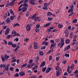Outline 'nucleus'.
<instances>
[{
  "mask_svg": "<svg viewBox=\"0 0 78 78\" xmlns=\"http://www.w3.org/2000/svg\"><path fill=\"white\" fill-rule=\"evenodd\" d=\"M46 48V46H41V49L42 50H43L44 49H45Z\"/></svg>",
  "mask_w": 78,
  "mask_h": 78,
  "instance_id": "f704fd0d",
  "label": "nucleus"
},
{
  "mask_svg": "<svg viewBox=\"0 0 78 78\" xmlns=\"http://www.w3.org/2000/svg\"><path fill=\"white\" fill-rule=\"evenodd\" d=\"M6 37L8 39H9V38H10V37H11V35H8V36H6Z\"/></svg>",
  "mask_w": 78,
  "mask_h": 78,
  "instance_id": "5fc2aeb1",
  "label": "nucleus"
},
{
  "mask_svg": "<svg viewBox=\"0 0 78 78\" xmlns=\"http://www.w3.org/2000/svg\"><path fill=\"white\" fill-rule=\"evenodd\" d=\"M70 42V41L69 39H67L65 41V43H66V44H69Z\"/></svg>",
  "mask_w": 78,
  "mask_h": 78,
  "instance_id": "4468645a",
  "label": "nucleus"
},
{
  "mask_svg": "<svg viewBox=\"0 0 78 78\" xmlns=\"http://www.w3.org/2000/svg\"><path fill=\"white\" fill-rule=\"evenodd\" d=\"M12 46L13 48H15V47H17V45L16 44H13L12 45Z\"/></svg>",
  "mask_w": 78,
  "mask_h": 78,
  "instance_id": "2f4dec72",
  "label": "nucleus"
},
{
  "mask_svg": "<svg viewBox=\"0 0 78 78\" xmlns=\"http://www.w3.org/2000/svg\"><path fill=\"white\" fill-rule=\"evenodd\" d=\"M23 6L27 7L28 6V4L25 3L23 4Z\"/></svg>",
  "mask_w": 78,
  "mask_h": 78,
  "instance_id": "bb28decb",
  "label": "nucleus"
},
{
  "mask_svg": "<svg viewBox=\"0 0 78 78\" xmlns=\"http://www.w3.org/2000/svg\"><path fill=\"white\" fill-rule=\"evenodd\" d=\"M10 65L9 64H7V67H6V68H5V70H6V71H8L9 70V66Z\"/></svg>",
  "mask_w": 78,
  "mask_h": 78,
  "instance_id": "9b49d317",
  "label": "nucleus"
},
{
  "mask_svg": "<svg viewBox=\"0 0 78 78\" xmlns=\"http://www.w3.org/2000/svg\"><path fill=\"white\" fill-rule=\"evenodd\" d=\"M14 41H16V42H17L19 41V39L18 38H16V39H14Z\"/></svg>",
  "mask_w": 78,
  "mask_h": 78,
  "instance_id": "37998d69",
  "label": "nucleus"
},
{
  "mask_svg": "<svg viewBox=\"0 0 78 78\" xmlns=\"http://www.w3.org/2000/svg\"><path fill=\"white\" fill-rule=\"evenodd\" d=\"M52 14V13L50 12H48L47 13V16H51V15Z\"/></svg>",
  "mask_w": 78,
  "mask_h": 78,
  "instance_id": "a878e982",
  "label": "nucleus"
},
{
  "mask_svg": "<svg viewBox=\"0 0 78 78\" xmlns=\"http://www.w3.org/2000/svg\"><path fill=\"white\" fill-rule=\"evenodd\" d=\"M58 27L59 28H61L62 27H63V25H62V24H58Z\"/></svg>",
  "mask_w": 78,
  "mask_h": 78,
  "instance_id": "a211bd4d",
  "label": "nucleus"
},
{
  "mask_svg": "<svg viewBox=\"0 0 78 78\" xmlns=\"http://www.w3.org/2000/svg\"><path fill=\"white\" fill-rule=\"evenodd\" d=\"M29 25H31V26H32V25H33V22H30L29 23Z\"/></svg>",
  "mask_w": 78,
  "mask_h": 78,
  "instance_id": "4d7b16f0",
  "label": "nucleus"
},
{
  "mask_svg": "<svg viewBox=\"0 0 78 78\" xmlns=\"http://www.w3.org/2000/svg\"><path fill=\"white\" fill-rule=\"evenodd\" d=\"M38 48H39V47L37 46V45L35 46H34V48H35V49H37Z\"/></svg>",
  "mask_w": 78,
  "mask_h": 78,
  "instance_id": "052dcab7",
  "label": "nucleus"
},
{
  "mask_svg": "<svg viewBox=\"0 0 78 78\" xmlns=\"http://www.w3.org/2000/svg\"><path fill=\"white\" fill-rule=\"evenodd\" d=\"M19 76V73H16L14 76L15 77H18Z\"/></svg>",
  "mask_w": 78,
  "mask_h": 78,
  "instance_id": "7c9ffc66",
  "label": "nucleus"
},
{
  "mask_svg": "<svg viewBox=\"0 0 78 78\" xmlns=\"http://www.w3.org/2000/svg\"><path fill=\"white\" fill-rule=\"evenodd\" d=\"M36 13L35 14L32 16V19H34L36 18Z\"/></svg>",
  "mask_w": 78,
  "mask_h": 78,
  "instance_id": "58836bf2",
  "label": "nucleus"
},
{
  "mask_svg": "<svg viewBox=\"0 0 78 78\" xmlns=\"http://www.w3.org/2000/svg\"><path fill=\"white\" fill-rule=\"evenodd\" d=\"M56 76H59L60 75V72H58V71H56Z\"/></svg>",
  "mask_w": 78,
  "mask_h": 78,
  "instance_id": "f3484780",
  "label": "nucleus"
},
{
  "mask_svg": "<svg viewBox=\"0 0 78 78\" xmlns=\"http://www.w3.org/2000/svg\"><path fill=\"white\" fill-rule=\"evenodd\" d=\"M74 73H75V74H76V73H78V70H76L75 72H74Z\"/></svg>",
  "mask_w": 78,
  "mask_h": 78,
  "instance_id": "bf43d9fd",
  "label": "nucleus"
},
{
  "mask_svg": "<svg viewBox=\"0 0 78 78\" xmlns=\"http://www.w3.org/2000/svg\"><path fill=\"white\" fill-rule=\"evenodd\" d=\"M34 63H31V64H29V65H28V66H27V68H30V67H33V66H34Z\"/></svg>",
  "mask_w": 78,
  "mask_h": 78,
  "instance_id": "6e6552de",
  "label": "nucleus"
},
{
  "mask_svg": "<svg viewBox=\"0 0 78 78\" xmlns=\"http://www.w3.org/2000/svg\"><path fill=\"white\" fill-rule=\"evenodd\" d=\"M52 56H49V60L50 61H51V60L52 59Z\"/></svg>",
  "mask_w": 78,
  "mask_h": 78,
  "instance_id": "a18cd8bd",
  "label": "nucleus"
},
{
  "mask_svg": "<svg viewBox=\"0 0 78 78\" xmlns=\"http://www.w3.org/2000/svg\"><path fill=\"white\" fill-rule=\"evenodd\" d=\"M47 69V68L46 67H43L42 68V72H45V70H46V69Z\"/></svg>",
  "mask_w": 78,
  "mask_h": 78,
  "instance_id": "5701e85b",
  "label": "nucleus"
},
{
  "mask_svg": "<svg viewBox=\"0 0 78 78\" xmlns=\"http://www.w3.org/2000/svg\"><path fill=\"white\" fill-rule=\"evenodd\" d=\"M45 62H43L41 65L40 66V67L41 68H42V67H44V66H45Z\"/></svg>",
  "mask_w": 78,
  "mask_h": 78,
  "instance_id": "9d476101",
  "label": "nucleus"
},
{
  "mask_svg": "<svg viewBox=\"0 0 78 78\" xmlns=\"http://www.w3.org/2000/svg\"><path fill=\"white\" fill-rule=\"evenodd\" d=\"M16 26H20V25L18 23H16L13 25V27H16Z\"/></svg>",
  "mask_w": 78,
  "mask_h": 78,
  "instance_id": "b1692460",
  "label": "nucleus"
},
{
  "mask_svg": "<svg viewBox=\"0 0 78 78\" xmlns=\"http://www.w3.org/2000/svg\"><path fill=\"white\" fill-rule=\"evenodd\" d=\"M40 27V24H37L36 26V28H39Z\"/></svg>",
  "mask_w": 78,
  "mask_h": 78,
  "instance_id": "c85d7f7f",
  "label": "nucleus"
},
{
  "mask_svg": "<svg viewBox=\"0 0 78 78\" xmlns=\"http://www.w3.org/2000/svg\"><path fill=\"white\" fill-rule=\"evenodd\" d=\"M50 23H48L47 24H45L44 25V27H48V26H50Z\"/></svg>",
  "mask_w": 78,
  "mask_h": 78,
  "instance_id": "6ab92c4d",
  "label": "nucleus"
},
{
  "mask_svg": "<svg viewBox=\"0 0 78 78\" xmlns=\"http://www.w3.org/2000/svg\"><path fill=\"white\" fill-rule=\"evenodd\" d=\"M44 6H46V7H47L48 6V3H45L44 4Z\"/></svg>",
  "mask_w": 78,
  "mask_h": 78,
  "instance_id": "8fccbe9b",
  "label": "nucleus"
},
{
  "mask_svg": "<svg viewBox=\"0 0 78 78\" xmlns=\"http://www.w3.org/2000/svg\"><path fill=\"white\" fill-rule=\"evenodd\" d=\"M16 63H13L12 64V66H16Z\"/></svg>",
  "mask_w": 78,
  "mask_h": 78,
  "instance_id": "e2e57ef3",
  "label": "nucleus"
},
{
  "mask_svg": "<svg viewBox=\"0 0 78 78\" xmlns=\"http://www.w3.org/2000/svg\"><path fill=\"white\" fill-rule=\"evenodd\" d=\"M43 9H47V7H46L45 6H44L43 7Z\"/></svg>",
  "mask_w": 78,
  "mask_h": 78,
  "instance_id": "c03bdc74",
  "label": "nucleus"
},
{
  "mask_svg": "<svg viewBox=\"0 0 78 78\" xmlns=\"http://www.w3.org/2000/svg\"><path fill=\"white\" fill-rule=\"evenodd\" d=\"M22 9H23L22 11L23 12H25L27 10V8L23 7L22 8Z\"/></svg>",
  "mask_w": 78,
  "mask_h": 78,
  "instance_id": "f8f14e48",
  "label": "nucleus"
},
{
  "mask_svg": "<svg viewBox=\"0 0 78 78\" xmlns=\"http://www.w3.org/2000/svg\"><path fill=\"white\" fill-rule=\"evenodd\" d=\"M6 66H7V65H6V64H3V69H6Z\"/></svg>",
  "mask_w": 78,
  "mask_h": 78,
  "instance_id": "c756f323",
  "label": "nucleus"
},
{
  "mask_svg": "<svg viewBox=\"0 0 78 78\" xmlns=\"http://www.w3.org/2000/svg\"><path fill=\"white\" fill-rule=\"evenodd\" d=\"M14 2H10L9 4V5H10V6H13V5H14Z\"/></svg>",
  "mask_w": 78,
  "mask_h": 78,
  "instance_id": "2eb2a0df",
  "label": "nucleus"
},
{
  "mask_svg": "<svg viewBox=\"0 0 78 78\" xmlns=\"http://www.w3.org/2000/svg\"><path fill=\"white\" fill-rule=\"evenodd\" d=\"M59 41V39H57L55 40V41H56V42H58Z\"/></svg>",
  "mask_w": 78,
  "mask_h": 78,
  "instance_id": "680f3d73",
  "label": "nucleus"
},
{
  "mask_svg": "<svg viewBox=\"0 0 78 78\" xmlns=\"http://www.w3.org/2000/svg\"><path fill=\"white\" fill-rule=\"evenodd\" d=\"M48 72H49V70L47 68V69L46 71V73H48Z\"/></svg>",
  "mask_w": 78,
  "mask_h": 78,
  "instance_id": "69168bd1",
  "label": "nucleus"
},
{
  "mask_svg": "<svg viewBox=\"0 0 78 78\" xmlns=\"http://www.w3.org/2000/svg\"><path fill=\"white\" fill-rule=\"evenodd\" d=\"M74 67V65L73 64H72L70 67V69H72Z\"/></svg>",
  "mask_w": 78,
  "mask_h": 78,
  "instance_id": "a19ab883",
  "label": "nucleus"
},
{
  "mask_svg": "<svg viewBox=\"0 0 78 78\" xmlns=\"http://www.w3.org/2000/svg\"><path fill=\"white\" fill-rule=\"evenodd\" d=\"M69 32V31H68V29L67 28L66 29V30H65V34H67Z\"/></svg>",
  "mask_w": 78,
  "mask_h": 78,
  "instance_id": "473e14b6",
  "label": "nucleus"
},
{
  "mask_svg": "<svg viewBox=\"0 0 78 78\" xmlns=\"http://www.w3.org/2000/svg\"><path fill=\"white\" fill-rule=\"evenodd\" d=\"M24 40H25V41L27 42L29 40V39L28 38H26L25 39H24Z\"/></svg>",
  "mask_w": 78,
  "mask_h": 78,
  "instance_id": "864d4df0",
  "label": "nucleus"
},
{
  "mask_svg": "<svg viewBox=\"0 0 78 78\" xmlns=\"http://www.w3.org/2000/svg\"><path fill=\"white\" fill-rule=\"evenodd\" d=\"M74 49H75V50H78V46H76L74 48Z\"/></svg>",
  "mask_w": 78,
  "mask_h": 78,
  "instance_id": "13d9d810",
  "label": "nucleus"
},
{
  "mask_svg": "<svg viewBox=\"0 0 78 78\" xmlns=\"http://www.w3.org/2000/svg\"><path fill=\"white\" fill-rule=\"evenodd\" d=\"M35 1H36V0H30L29 1V3L30 4H31V5H34L36 4V2H35Z\"/></svg>",
  "mask_w": 78,
  "mask_h": 78,
  "instance_id": "f257e3e1",
  "label": "nucleus"
},
{
  "mask_svg": "<svg viewBox=\"0 0 78 78\" xmlns=\"http://www.w3.org/2000/svg\"><path fill=\"white\" fill-rule=\"evenodd\" d=\"M73 23H76L77 22V19H75L74 20H73Z\"/></svg>",
  "mask_w": 78,
  "mask_h": 78,
  "instance_id": "cd10ccee",
  "label": "nucleus"
},
{
  "mask_svg": "<svg viewBox=\"0 0 78 78\" xmlns=\"http://www.w3.org/2000/svg\"><path fill=\"white\" fill-rule=\"evenodd\" d=\"M16 61H17V59H15V60H12L11 62L12 63H13V62H16Z\"/></svg>",
  "mask_w": 78,
  "mask_h": 78,
  "instance_id": "de8ad7c7",
  "label": "nucleus"
},
{
  "mask_svg": "<svg viewBox=\"0 0 78 78\" xmlns=\"http://www.w3.org/2000/svg\"><path fill=\"white\" fill-rule=\"evenodd\" d=\"M70 66H68V69H67V72H70Z\"/></svg>",
  "mask_w": 78,
  "mask_h": 78,
  "instance_id": "4c0bfd02",
  "label": "nucleus"
},
{
  "mask_svg": "<svg viewBox=\"0 0 78 78\" xmlns=\"http://www.w3.org/2000/svg\"><path fill=\"white\" fill-rule=\"evenodd\" d=\"M16 31H15V30L13 31L12 32V34H15V33H16Z\"/></svg>",
  "mask_w": 78,
  "mask_h": 78,
  "instance_id": "09e8293b",
  "label": "nucleus"
},
{
  "mask_svg": "<svg viewBox=\"0 0 78 78\" xmlns=\"http://www.w3.org/2000/svg\"><path fill=\"white\" fill-rule=\"evenodd\" d=\"M30 28L31 27L30 25L27 24V25L26 29L27 31H30Z\"/></svg>",
  "mask_w": 78,
  "mask_h": 78,
  "instance_id": "39448f33",
  "label": "nucleus"
},
{
  "mask_svg": "<svg viewBox=\"0 0 78 78\" xmlns=\"http://www.w3.org/2000/svg\"><path fill=\"white\" fill-rule=\"evenodd\" d=\"M70 48V45H68L67 46V48H66L65 49V50L66 51H67V50H68V49H69Z\"/></svg>",
  "mask_w": 78,
  "mask_h": 78,
  "instance_id": "393cba45",
  "label": "nucleus"
},
{
  "mask_svg": "<svg viewBox=\"0 0 78 78\" xmlns=\"http://www.w3.org/2000/svg\"><path fill=\"white\" fill-rule=\"evenodd\" d=\"M52 20V18H50V17H48V21H51Z\"/></svg>",
  "mask_w": 78,
  "mask_h": 78,
  "instance_id": "79ce46f5",
  "label": "nucleus"
},
{
  "mask_svg": "<svg viewBox=\"0 0 78 78\" xmlns=\"http://www.w3.org/2000/svg\"><path fill=\"white\" fill-rule=\"evenodd\" d=\"M59 57H58L56 58V61H59Z\"/></svg>",
  "mask_w": 78,
  "mask_h": 78,
  "instance_id": "338daca9",
  "label": "nucleus"
},
{
  "mask_svg": "<svg viewBox=\"0 0 78 78\" xmlns=\"http://www.w3.org/2000/svg\"><path fill=\"white\" fill-rule=\"evenodd\" d=\"M74 13H75V12H72L70 13V14L69 15V17H70V16H72V15L73 14H74Z\"/></svg>",
  "mask_w": 78,
  "mask_h": 78,
  "instance_id": "4be33fe9",
  "label": "nucleus"
},
{
  "mask_svg": "<svg viewBox=\"0 0 78 78\" xmlns=\"http://www.w3.org/2000/svg\"><path fill=\"white\" fill-rule=\"evenodd\" d=\"M6 23H9L10 22V19L9 18H7L5 20Z\"/></svg>",
  "mask_w": 78,
  "mask_h": 78,
  "instance_id": "1a4fd4ad",
  "label": "nucleus"
},
{
  "mask_svg": "<svg viewBox=\"0 0 78 78\" xmlns=\"http://www.w3.org/2000/svg\"><path fill=\"white\" fill-rule=\"evenodd\" d=\"M60 42L62 43H62H64V39L63 38H62Z\"/></svg>",
  "mask_w": 78,
  "mask_h": 78,
  "instance_id": "ddd939ff",
  "label": "nucleus"
},
{
  "mask_svg": "<svg viewBox=\"0 0 78 78\" xmlns=\"http://www.w3.org/2000/svg\"><path fill=\"white\" fill-rule=\"evenodd\" d=\"M70 8H71V9H69V10L68 11V12H72L73 11V5H71Z\"/></svg>",
  "mask_w": 78,
  "mask_h": 78,
  "instance_id": "f03ea898",
  "label": "nucleus"
},
{
  "mask_svg": "<svg viewBox=\"0 0 78 78\" xmlns=\"http://www.w3.org/2000/svg\"><path fill=\"white\" fill-rule=\"evenodd\" d=\"M39 53L40 55H41V56H42V55H44V53L42 51H39Z\"/></svg>",
  "mask_w": 78,
  "mask_h": 78,
  "instance_id": "aec40b11",
  "label": "nucleus"
},
{
  "mask_svg": "<svg viewBox=\"0 0 78 78\" xmlns=\"http://www.w3.org/2000/svg\"><path fill=\"white\" fill-rule=\"evenodd\" d=\"M27 66V63H25L22 66V67H25V66Z\"/></svg>",
  "mask_w": 78,
  "mask_h": 78,
  "instance_id": "c9c22d12",
  "label": "nucleus"
},
{
  "mask_svg": "<svg viewBox=\"0 0 78 78\" xmlns=\"http://www.w3.org/2000/svg\"><path fill=\"white\" fill-rule=\"evenodd\" d=\"M19 74L21 76H22L25 75V73L23 71H21L19 73Z\"/></svg>",
  "mask_w": 78,
  "mask_h": 78,
  "instance_id": "0eeeda50",
  "label": "nucleus"
},
{
  "mask_svg": "<svg viewBox=\"0 0 78 78\" xmlns=\"http://www.w3.org/2000/svg\"><path fill=\"white\" fill-rule=\"evenodd\" d=\"M10 19L12 21L13 20V19H14V18H13L12 16H10Z\"/></svg>",
  "mask_w": 78,
  "mask_h": 78,
  "instance_id": "603ef678",
  "label": "nucleus"
},
{
  "mask_svg": "<svg viewBox=\"0 0 78 78\" xmlns=\"http://www.w3.org/2000/svg\"><path fill=\"white\" fill-rule=\"evenodd\" d=\"M9 12L10 13H11L13 15H14V12L13 11H12V10H10Z\"/></svg>",
  "mask_w": 78,
  "mask_h": 78,
  "instance_id": "dca6fc26",
  "label": "nucleus"
},
{
  "mask_svg": "<svg viewBox=\"0 0 78 78\" xmlns=\"http://www.w3.org/2000/svg\"><path fill=\"white\" fill-rule=\"evenodd\" d=\"M6 6L7 7H9V4H8V3H6Z\"/></svg>",
  "mask_w": 78,
  "mask_h": 78,
  "instance_id": "0e129e2a",
  "label": "nucleus"
},
{
  "mask_svg": "<svg viewBox=\"0 0 78 78\" xmlns=\"http://www.w3.org/2000/svg\"><path fill=\"white\" fill-rule=\"evenodd\" d=\"M1 59H2V62H5V58L3 57H2Z\"/></svg>",
  "mask_w": 78,
  "mask_h": 78,
  "instance_id": "ea45409f",
  "label": "nucleus"
},
{
  "mask_svg": "<svg viewBox=\"0 0 78 78\" xmlns=\"http://www.w3.org/2000/svg\"><path fill=\"white\" fill-rule=\"evenodd\" d=\"M33 59H31L30 60L29 62V64H31V63H33Z\"/></svg>",
  "mask_w": 78,
  "mask_h": 78,
  "instance_id": "6e6d98bb",
  "label": "nucleus"
},
{
  "mask_svg": "<svg viewBox=\"0 0 78 78\" xmlns=\"http://www.w3.org/2000/svg\"><path fill=\"white\" fill-rule=\"evenodd\" d=\"M8 16V14L7 13L5 14L3 16V17L4 19H6Z\"/></svg>",
  "mask_w": 78,
  "mask_h": 78,
  "instance_id": "412c9836",
  "label": "nucleus"
},
{
  "mask_svg": "<svg viewBox=\"0 0 78 78\" xmlns=\"http://www.w3.org/2000/svg\"><path fill=\"white\" fill-rule=\"evenodd\" d=\"M10 31V29H9V28H7L5 32V35H8V34H9V33Z\"/></svg>",
  "mask_w": 78,
  "mask_h": 78,
  "instance_id": "20e7f679",
  "label": "nucleus"
},
{
  "mask_svg": "<svg viewBox=\"0 0 78 78\" xmlns=\"http://www.w3.org/2000/svg\"><path fill=\"white\" fill-rule=\"evenodd\" d=\"M37 33H39V29H35Z\"/></svg>",
  "mask_w": 78,
  "mask_h": 78,
  "instance_id": "49530a36",
  "label": "nucleus"
},
{
  "mask_svg": "<svg viewBox=\"0 0 78 78\" xmlns=\"http://www.w3.org/2000/svg\"><path fill=\"white\" fill-rule=\"evenodd\" d=\"M64 45V43H61L60 42L59 43L58 45V47H60V48H62V46Z\"/></svg>",
  "mask_w": 78,
  "mask_h": 78,
  "instance_id": "423d86ee",
  "label": "nucleus"
},
{
  "mask_svg": "<svg viewBox=\"0 0 78 78\" xmlns=\"http://www.w3.org/2000/svg\"><path fill=\"white\" fill-rule=\"evenodd\" d=\"M39 61V57H36L35 59V63H38V64H39V63L38 62V61Z\"/></svg>",
  "mask_w": 78,
  "mask_h": 78,
  "instance_id": "7ed1b4c3",
  "label": "nucleus"
},
{
  "mask_svg": "<svg viewBox=\"0 0 78 78\" xmlns=\"http://www.w3.org/2000/svg\"><path fill=\"white\" fill-rule=\"evenodd\" d=\"M55 45H56V43H53L51 45V47H55Z\"/></svg>",
  "mask_w": 78,
  "mask_h": 78,
  "instance_id": "e433bc0d",
  "label": "nucleus"
},
{
  "mask_svg": "<svg viewBox=\"0 0 78 78\" xmlns=\"http://www.w3.org/2000/svg\"><path fill=\"white\" fill-rule=\"evenodd\" d=\"M13 44L12 42L11 41L8 42V44L10 45H12Z\"/></svg>",
  "mask_w": 78,
  "mask_h": 78,
  "instance_id": "72a5a7b5",
  "label": "nucleus"
},
{
  "mask_svg": "<svg viewBox=\"0 0 78 78\" xmlns=\"http://www.w3.org/2000/svg\"><path fill=\"white\" fill-rule=\"evenodd\" d=\"M38 2H39L40 3H42V0H39L38 1Z\"/></svg>",
  "mask_w": 78,
  "mask_h": 78,
  "instance_id": "774afa93",
  "label": "nucleus"
},
{
  "mask_svg": "<svg viewBox=\"0 0 78 78\" xmlns=\"http://www.w3.org/2000/svg\"><path fill=\"white\" fill-rule=\"evenodd\" d=\"M9 69L10 70H11V71H13V69H14V68H12V67H11Z\"/></svg>",
  "mask_w": 78,
  "mask_h": 78,
  "instance_id": "3c124183",
  "label": "nucleus"
}]
</instances>
